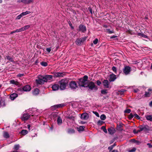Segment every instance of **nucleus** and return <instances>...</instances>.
I'll return each mask as SVG.
<instances>
[{"label": "nucleus", "instance_id": "nucleus-51", "mask_svg": "<svg viewBox=\"0 0 152 152\" xmlns=\"http://www.w3.org/2000/svg\"><path fill=\"white\" fill-rule=\"evenodd\" d=\"M96 84L98 85L99 86L101 84V82L99 80H98L96 81Z\"/></svg>", "mask_w": 152, "mask_h": 152}, {"label": "nucleus", "instance_id": "nucleus-23", "mask_svg": "<svg viewBox=\"0 0 152 152\" xmlns=\"http://www.w3.org/2000/svg\"><path fill=\"white\" fill-rule=\"evenodd\" d=\"M33 0H25L24 4H28L33 2Z\"/></svg>", "mask_w": 152, "mask_h": 152}, {"label": "nucleus", "instance_id": "nucleus-25", "mask_svg": "<svg viewBox=\"0 0 152 152\" xmlns=\"http://www.w3.org/2000/svg\"><path fill=\"white\" fill-rule=\"evenodd\" d=\"M84 126H80L77 128L79 132L83 131L84 128Z\"/></svg>", "mask_w": 152, "mask_h": 152}, {"label": "nucleus", "instance_id": "nucleus-48", "mask_svg": "<svg viewBox=\"0 0 152 152\" xmlns=\"http://www.w3.org/2000/svg\"><path fill=\"white\" fill-rule=\"evenodd\" d=\"M113 70L115 73H116L117 71V69L116 68L115 66H113L112 67Z\"/></svg>", "mask_w": 152, "mask_h": 152}, {"label": "nucleus", "instance_id": "nucleus-32", "mask_svg": "<svg viewBox=\"0 0 152 152\" xmlns=\"http://www.w3.org/2000/svg\"><path fill=\"white\" fill-rule=\"evenodd\" d=\"M7 58L8 60H9L10 61L12 62H14V61L13 60V59L12 58L10 57V56H7L6 57Z\"/></svg>", "mask_w": 152, "mask_h": 152}, {"label": "nucleus", "instance_id": "nucleus-53", "mask_svg": "<svg viewBox=\"0 0 152 152\" xmlns=\"http://www.w3.org/2000/svg\"><path fill=\"white\" fill-rule=\"evenodd\" d=\"M46 50L47 52H48V53H49L51 50V48H47L46 49Z\"/></svg>", "mask_w": 152, "mask_h": 152}, {"label": "nucleus", "instance_id": "nucleus-16", "mask_svg": "<svg viewBox=\"0 0 152 152\" xmlns=\"http://www.w3.org/2000/svg\"><path fill=\"white\" fill-rule=\"evenodd\" d=\"M79 30L83 32H84L86 30V26L83 25H80L79 26Z\"/></svg>", "mask_w": 152, "mask_h": 152}, {"label": "nucleus", "instance_id": "nucleus-39", "mask_svg": "<svg viewBox=\"0 0 152 152\" xmlns=\"http://www.w3.org/2000/svg\"><path fill=\"white\" fill-rule=\"evenodd\" d=\"M103 121L99 120L97 122V124L98 125H101L103 124Z\"/></svg>", "mask_w": 152, "mask_h": 152}, {"label": "nucleus", "instance_id": "nucleus-31", "mask_svg": "<svg viewBox=\"0 0 152 152\" xmlns=\"http://www.w3.org/2000/svg\"><path fill=\"white\" fill-rule=\"evenodd\" d=\"M137 35L138 36H141L143 37L147 38V36L142 33H138Z\"/></svg>", "mask_w": 152, "mask_h": 152}, {"label": "nucleus", "instance_id": "nucleus-21", "mask_svg": "<svg viewBox=\"0 0 152 152\" xmlns=\"http://www.w3.org/2000/svg\"><path fill=\"white\" fill-rule=\"evenodd\" d=\"M39 90L37 88H36L34 89V90L33 91L32 94L34 95H36L39 94Z\"/></svg>", "mask_w": 152, "mask_h": 152}, {"label": "nucleus", "instance_id": "nucleus-42", "mask_svg": "<svg viewBox=\"0 0 152 152\" xmlns=\"http://www.w3.org/2000/svg\"><path fill=\"white\" fill-rule=\"evenodd\" d=\"M134 116L135 118L137 119H140V116L136 114H134Z\"/></svg>", "mask_w": 152, "mask_h": 152}, {"label": "nucleus", "instance_id": "nucleus-8", "mask_svg": "<svg viewBox=\"0 0 152 152\" xmlns=\"http://www.w3.org/2000/svg\"><path fill=\"white\" fill-rule=\"evenodd\" d=\"M131 70V68L129 66H125L123 69V72L126 75L129 74Z\"/></svg>", "mask_w": 152, "mask_h": 152}, {"label": "nucleus", "instance_id": "nucleus-3", "mask_svg": "<svg viewBox=\"0 0 152 152\" xmlns=\"http://www.w3.org/2000/svg\"><path fill=\"white\" fill-rule=\"evenodd\" d=\"M88 85V87L89 89L91 90H96L98 89V87L93 82H89Z\"/></svg>", "mask_w": 152, "mask_h": 152}, {"label": "nucleus", "instance_id": "nucleus-35", "mask_svg": "<svg viewBox=\"0 0 152 152\" xmlns=\"http://www.w3.org/2000/svg\"><path fill=\"white\" fill-rule=\"evenodd\" d=\"M41 64L42 66H46L48 65L47 63L46 62H42Z\"/></svg>", "mask_w": 152, "mask_h": 152}, {"label": "nucleus", "instance_id": "nucleus-27", "mask_svg": "<svg viewBox=\"0 0 152 152\" xmlns=\"http://www.w3.org/2000/svg\"><path fill=\"white\" fill-rule=\"evenodd\" d=\"M21 133L23 135H25L28 133V131L26 130H23L21 131Z\"/></svg>", "mask_w": 152, "mask_h": 152}, {"label": "nucleus", "instance_id": "nucleus-50", "mask_svg": "<svg viewBox=\"0 0 152 152\" xmlns=\"http://www.w3.org/2000/svg\"><path fill=\"white\" fill-rule=\"evenodd\" d=\"M134 115L132 113H130L129 116V118L130 119H131L133 117Z\"/></svg>", "mask_w": 152, "mask_h": 152}, {"label": "nucleus", "instance_id": "nucleus-14", "mask_svg": "<svg viewBox=\"0 0 152 152\" xmlns=\"http://www.w3.org/2000/svg\"><path fill=\"white\" fill-rule=\"evenodd\" d=\"M152 89H149L148 91H146L144 94L145 97H149L151 93Z\"/></svg>", "mask_w": 152, "mask_h": 152}, {"label": "nucleus", "instance_id": "nucleus-18", "mask_svg": "<svg viewBox=\"0 0 152 152\" xmlns=\"http://www.w3.org/2000/svg\"><path fill=\"white\" fill-rule=\"evenodd\" d=\"M18 96V94L16 93H13L10 95V98L12 100H14Z\"/></svg>", "mask_w": 152, "mask_h": 152}, {"label": "nucleus", "instance_id": "nucleus-44", "mask_svg": "<svg viewBox=\"0 0 152 152\" xmlns=\"http://www.w3.org/2000/svg\"><path fill=\"white\" fill-rule=\"evenodd\" d=\"M16 32H21L23 31V30L22 29V28H20L17 29L15 30Z\"/></svg>", "mask_w": 152, "mask_h": 152}, {"label": "nucleus", "instance_id": "nucleus-10", "mask_svg": "<svg viewBox=\"0 0 152 152\" xmlns=\"http://www.w3.org/2000/svg\"><path fill=\"white\" fill-rule=\"evenodd\" d=\"M23 89L25 91H29L31 90V88L29 85H26L23 87Z\"/></svg>", "mask_w": 152, "mask_h": 152}, {"label": "nucleus", "instance_id": "nucleus-19", "mask_svg": "<svg viewBox=\"0 0 152 152\" xmlns=\"http://www.w3.org/2000/svg\"><path fill=\"white\" fill-rule=\"evenodd\" d=\"M10 83L12 84L15 85H18L19 84V83L16 81L14 80H11L10 81Z\"/></svg>", "mask_w": 152, "mask_h": 152}, {"label": "nucleus", "instance_id": "nucleus-62", "mask_svg": "<svg viewBox=\"0 0 152 152\" xmlns=\"http://www.w3.org/2000/svg\"><path fill=\"white\" fill-rule=\"evenodd\" d=\"M89 10L90 12H91V14H92V11L91 8H90V7H89Z\"/></svg>", "mask_w": 152, "mask_h": 152}, {"label": "nucleus", "instance_id": "nucleus-30", "mask_svg": "<svg viewBox=\"0 0 152 152\" xmlns=\"http://www.w3.org/2000/svg\"><path fill=\"white\" fill-rule=\"evenodd\" d=\"M31 13L30 12L26 11L25 12H23L21 13V14L22 15V16L25 15L27 14H29Z\"/></svg>", "mask_w": 152, "mask_h": 152}, {"label": "nucleus", "instance_id": "nucleus-12", "mask_svg": "<svg viewBox=\"0 0 152 152\" xmlns=\"http://www.w3.org/2000/svg\"><path fill=\"white\" fill-rule=\"evenodd\" d=\"M104 86L106 88H108L110 83L107 80H104L102 82Z\"/></svg>", "mask_w": 152, "mask_h": 152}, {"label": "nucleus", "instance_id": "nucleus-33", "mask_svg": "<svg viewBox=\"0 0 152 152\" xmlns=\"http://www.w3.org/2000/svg\"><path fill=\"white\" fill-rule=\"evenodd\" d=\"M100 118L101 120H104L106 119V117L104 115L102 114L100 116Z\"/></svg>", "mask_w": 152, "mask_h": 152}, {"label": "nucleus", "instance_id": "nucleus-60", "mask_svg": "<svg viewBox=\"0 0 152 152\" xmlns=\"http://www.w3.org/2000/svg\"><path fill=\"white\" fill-rule=\"evenodd\" d=\"M117 37V36L114 35V36H111L110 37V38L111 39L115 38H116Z\"/></svg>", "mask_w": 152, "mask_h": 152}, {"label": "nucleus", "instance_id": "nucleus-54", "mask_svg": "<svg viewBox=\"0 0 152 152\" xmlns=\"http://www.w3.org/2000/svg\"><path fill=\"white\" fill-rule=\"evenodd\" d=\"M25 0H18V2H23L24 4Z\"/></svg>", "mask_w": 152, "mask_h": 152}, {"label": "nucleus", "instance_id": "nucleus-17", "mask_svg": "<svg viewBox=\"0 0 152 152\" xmlns=\"http://www.w3.org/2000/svg\"><path fill=\"white\" fill-rule=\"evenodd\" d=\"M52 88L53 91H57L58 90L59 88V86L58 85L56 84L53 85Z\"/></svg>", "mask_w": 152, "mask_h": 152}, {"label": "nucleus", "instance_id": "nucleus-29", "mask_svg": "<svg viewBox=\"0 0 152 152\" xmlns=\"http://www.w3.org/2000/svg\"><path fill=\"white\" fill-rule=\"evenodd\" d=\"M20 147V146L19 144L15 145L14 146V149L16 150H18L19 149Z\"/></svg>", "mask_w": 152, "mask_h": 152}, {"label": "nucleus", "instance_id": "nucleus-43", "mask_svg": "<svg viewBox=\"0 0 152 152\" xmlns=\"http://www.w3.org/2000/svg\"><path fill=\"white\" fill-rule=\"evenodd\" d=\"M114 146V144L113 145H111L108 148V149L110 151L111 150L113 149Z\"/></svg>", "mask_w": 152, "mask_h": 152}, {"label": "nucleus", "instance_id": "nucleus-36", "mask_svg": "<svg viewBox=\"0 0 152 152\" xmlns=\"http://www.w3.org/2000/svg\"><path fill=\"white\" fill-rule=\"evenodd\" d=\"M126 91V90L124 89H121L119 91H118L119 92H120V93L121 94H123Z\"/></svg>", "mask_w": 152, "mask_h": 152}, {"label": "nucleus", "instance_id": "nucleus-20", "mask_svg": "<svg viewBox=\"0 0 152 152\" xmlns=\"http://www.w3.org/2000/svg\"><path fill=\"white\" fill-rule=\"evenodd\" d=\"M115 129L113 128H109L108 131L110 134H113L115 132Z\"/></svg>", "mask_w": 152, "mask_h": 152}, {"label": "nucleus", "instance_id": "nucleus-64", "mask_svg": "<svg viewBox=\"0 0 152 152\" xmlns=\"http://www.w3.org/2000/svg\"><path fill=\"white\" fill-rule=\"evenodd\" d=\"M149 105L151 107H152V101H151L149 103Z\"/></svg>", "mask_w": 152, "mask_h": 152}, {"label": "nucleus", "instance_id": "nucleus-26", "mask_svg": "<svg viewBox=\"0 0 152 152\" xmlns=\"http://www.w3.org/2000/svg\"><path fill=\"white\" fill-rule=\"evenodd\" d=\"M146 118L148 120H149L151 121H152V115H148L146 116Z\"/></svg>", "mask_w": 152, "mask_h": 152}, {"label": "nucleus", "instance_id": "nucleus-49", "mask_svg": "<svg viewBox=\"0 0 152 152\" xmlns=\"http://www.w3.org/2000/svg\"><path fill=\"white\" fill-rule=\"evenodd\" d=\"M75 132V131L73 129H71L69 130L68 132L69 133H73Z\"/></svg>", "mask_w": 152, "mask_h": 152}, {"label": "nucleus", "instance_id": "nucleus-56", "mask_svg": "<svg viewBox=\"0 0 152 152\" xmlns=\"http://www.w3.org/2000/svg\"><path fill=\"white\" fill-rule=\"evenodd\" d=\"M23 74H18L17 75V76L18 77H21L23 76Z\"/></svg>", "mask_w": 152, "mask_h": 152}, {"label": "nucleus", "instance_id": "nucleus-41", "mask_svg": "<svg viewBox=\"0 0 152 152\" xmlns=\"http://www.w3.org/2000/svg\"><path fill=\"white\" fill-rule=\"evenodd\" d=\"M136 149L135 148H133L132 149L129 151V152H134L136 150Z\"/></svg>", "mask_w": 152, "mask_h": 152}, {"label": "nucleus", "instance_id": "nucleus-46", "mask_svg": "<svg viewBox=\"0 0 152 152\" xmlns=\"http://www.w3.org/2000/svg\"><path fill=\"white\" fill-rule=\"evenodd\" d=\"M22 17V15L21 14H20L17 16V18H16V19L18 20L20 19Z\"/></svg>", "mask_w": 152, "mask_h": 152}, {"label": "nucleus", "instance_id": "nucleus-15", "mask_svg": "<svg viewBox=\"0 0 152 152\" xmlns=\"http://www.w3.org/2000/svg\"><path fill=\"white\" fill-rule=\"evenodd\" d=\"M116 76L114 74L110 75L109 80L110 81H113L116 79Z\"/></svg>", "mask_w": 152, "mask_h": 152}, {"label": "nucleus", "instance_id": "nucleus-55", "mask_svg": "<svg viewBox=\"0 0 152 152\" xmlns=\"http://www.w3.org/2000/svg\"><path fill=\"white\" fill-rule=\"evenodd\" d=\"M68 118L69 119H72V120H74V117L72 116H69L68 117Z\"/></svg>", "mask_w": 152, "mask_h": 152}, {"label": "nucleus", "instance_id": "nucleus-40", "mask_svg": "<svg viewBox=\"0 0 152 152\" xmlns=\"http://www.w3.org/2000/svg\"><path fill=\"white\" fill-rule=\"evenodd\" d=\"M131 111V110L130 109H127L125 110L124 112L125 113H130Z\"/></svg>", "mask_w": 152, "mask_h": 152}, {"label": "nucleus", "instance_id": "nucleus-59", "mask_svg": "<svg viewBox=\"0 0 152 152\" xmlns=\"http://www.w3.org/2000/svg\"><path fill=\"white\" fill-rule=\"evenodd\" d=\"M56 107L57 108L60 107H62L61 105V104L58 105H56Z\"/></svg>", "mask_w": 152, "mask_h": 152}, {"label": "nucleus", "instance_id": "nucleus-2", "mask_svg": "<svg viewBox=\"0 0 152 152\" xmlns=\"http://www.w3.org/2000/svg\"><path fill=\"white\" fill-rule=\"evenodd\" d=\"M68 80L66 79H62L59 82V88L61 90H65L68 85Z\"/></svg>", "mask_w": 152, "mask_h": 152}, {"label": "nucleus", "instance_id": "nucleus-13", "mask_svg": "<svg viewBox=\"0 0 152 152\" xmlns=\"http://www.w3.org/2000/svg\"><path fill=\"white\" fill-rule=\"evenodd\" d=\"M52 74L53 75V76L55 77H58L63 76V73H62L53 72Z\"/></svg>", "mask_w": 152, "mask_h": 152}, {"label": "nucleus", "instance_id": "nucleus-34", "mask_svg": "<svg viewBox=\"0 0 152 152\" xmlns=\"http://www.w3.org/2000/svg\"><path fill=\"white\" fill-rule=\"evenodd\" d=\"M105 31L110 34L113 33L114 32L113 31H111L109 29H106L105 30Z\"/></svg>", "mask_w": 152, "mask_h": 152}, {"label": "nucleus", "instance_id": "nucleus-24", "mask_svg": "<svg viewBox=\"0 0 152 152\" xmlns=\"http://www.w3.org/2000/svg\"><path fill=\"white\" fill-rule=\"evenodd\" d=\"M3 136L5 138H8L10 136L8 132H4Z\"/></svg>", "mask_w": 152, "mask_h": 152}, {"label": "nucleus", "instance_id": "nucleus-52", "mask_svg": "<svg viewBox=\"0 0 152 152\" xmlns=\"http://www.w3.org/2000/svg\"><path fill=\"white\" fill-rule=\"evenodd\" d=\"M134 143H136L137 145H139L140 144L141 142L138 141L136 140L135 142H134Z\"/></svg>", "mask_w": 152, "mask_h": 152}, {"label": "nucleus", "instance_id": "nucleus-6", "mask_svg": "<svg viewBox=\"0 0 152 152\" xmlns=\"http://www.w3.org/2000/svg\"><path fill=\"white\" fill-rule=\"evenodd\" d=\"M86 37H84L82 38L77 39L75 42L76 44L78 45H80L86 40Z\"/></svg>", "mask_w": 152, "mask_h": 152}, {"label": "nucleus", "instance_id": "nucleus-57", "mask_svg": "<svg viewBox=\"0 0 152 152\" xmlns=\"http://www.w3.org/2000/svg\"><path fill=\"white\" fill-rule=\"evenodd\" d=\"M147 145L149 146V148H151L152 147V145H151L150 143H147Z\"/></svg>", "mask_w": 152, "mask_h": 152}, {"label": "nucleus", "instance_id": "nucleus-7", "mask_svg": "<svg viewBox=\"0 0 152 152\" xmlns=\"http://www.w3.org/2000/svg\"><path fill=\"white\" fill-rule=\"evenodd\" d=\"M45 78L44 79L46 82H50L53 80V76L50 75H45Z\"/></svg>", "mask_w": 152, "mask_h": 152}, {"label": "nucleus", "instance_id": "nucleus-1", "mask_svg": "<svg viewBox=\"0 0 152 152\" xmlns=\"http://www.w3.org/2000/svg\"><path fill=\"white\" fill-rule=\"evenodd\" d=\"M88 79V77L87 75H85L83 78L80 79L79 82V86L86 87H88V84L89 82Z\"/></svg>", "mask_w": 152, "mask_h": 152}, {"label": "nucleus", "instance_id": "nucleus-63", "mask_svg": "<svg viewBox=\"0 0 152 152\" xmlns=\"http://www.w3.org/2000/svg\"><path fill=\"white\" fill-rule=\"evenodd\" d=\"M143 129V128H141L139 130H138V132H140L141 131H142Z\"/></svg>", "mask_w": 152, "mask_h": 152}, {"label": "nucleus", "instance_id": "nucleus-38", "mask_svg": "<svg viewBox=\"0 0 152 152\" xmlns=\"http://www.w3.org/2000/svg\"><path fill=\"white\" fill-rule=\"evenodd\" d=\"M101 93L103 94H105L107 93V90H103L101 91Z\"/></svg>", "mask_w": 152, "mask_h": 152}, {"label": "nucleus", "instance_id": "nucleus-45", "mask_svg": "<svg viewBox=\"0 0 152 152\" xmlns=\"http://www.w3.org/2000/svg\"><path fill=\"white\" fill-rule=\"evenodd\" d=\"M98 42V39H95L93 43L94 44H96Z\"/></svg>", "mask_w": 152, "mask_h": 152}, {"label": "nucleus", "instance_id": "nucleus-11", "mask_svg": "<svg viewBox=\"0 0 152 152\" xmlns=\"http://www.w3.org/2000/svg\"><path fill=\"white\" fill-rule=\"evenodd\" d=\"M30 116L28 114H24L21 117V119L23 121L27 120L30 118Z\"/></svg>", "mask_w": 152, "mask_h": 152}, {"label": "nucleus", "instance_id": "nucleus-9", "mask_svg": "<svg viewBox=\"0 0 152 152\" xmlns=\"http://www.w3.org/2000/svg\"><path fill=\"white\" fill-rule=\"evenodd\" d=\"M89 117L87 113H83L81 115V118L83 120H86L88 119Z\"/></svg>", "mask_w": 152, "mask_h": 152}, {"label": "nucleus", "instance_id": "nucleus-37", "mask_svg": "<svg viewBox=\"0 0 152 152\" xmlns=\"http://www.w3.org/2000/svg\"><path fill=\"white\" fill-rule=\"evenodd\" d=\"M101 128L103 130V131L105 133H107V131L106 129H105V127L104 126H102L101 127Z\"/></svg>", "mask_w": 152, "mask_h": 152}, {"label": "nucleus", "instance_id": "nucleus-5", "mask_svg": "<svg viewBox=\"0 0 152 152\" xmlns=\"http://www.w3.org/2000/svg\"><path fill=\"white\" fill-rule=\"evenodd\" d=\"M69 87L72 89H75L77 87V83L74 81H72L69 84Z\"/></svg>", "mask_w": 152, "mask_h": 152}, {"label": "nucleus", "instance_id": "nucleus-58", "mask_svg": "<svg viewBox=\"0 0 152 152\" xmlns=\"http://www.w3.org/2000/svg\"><path fill=\"white\" fill-rule=\"evenodd\" d=\"M133 132L134 133H137L139 132H138V130H136L135 129H134L133 130Z\"/></svg>", "mask_w": 152, "mask_h": 152}, {"label": "nucleus", "instance_id": "nucleus-28", "mask_svg": "<svg viewBox=\"0 0 152 152\" xmlns=\"http://www.w3.org/2000/svg\"><path fill=\"white\" fill-rule=\"evenodd\" d=\"M30 27V25H27L24 26L23 27H22V29L23 31H24L26 30L27 29L29 28Z\"/></svg>", "mask_w": 152, "mask_h": 152}, {"label": "nucleus", "instance_id": "nucleus-4", "mask_svg": "<svg viewBox=\"0 0 152 152\" xmlns=\"http://www.w3.org/2000/svg\"><path fill=\"white\" fill-rule=\"evenodd\" d=\"M45 76L39 75L38 77V79L36 80V82L39 84H42L44 83L45 81Z\"/></svg>", "mask_w": 152, "mask_h": 152}, {"label": "nucleus", "instance_id": "nucleus-61", "mask_svg": "<svg viewBox=\"0 0 152 152\" xmlns=\"http://www.w3.org/2000/svg\"><path fill=\"white\" fill-rule=\"evenodd\" d=\"M30 127H31V125H30V124L28 125H27V127H28V129L29 130H30Z\"/></svg>", "mask_w": 152, "mask_h": 152}, {"label": "nucleus", "instance_id": "nucleus-22", "mask_svg": "<svg viewBox=\"0 0 152 152\" xmlns=\"http://www.w3.org/2000/svg\"><path fill=\"white\" fill-rule=\"evenodd\" d=\"M57 124H58L59 125H61L62 124V119L60 117H58V118L57 120Z\"/></svg>", "mask_w": 152, "mask_h": 152}, {"label": "nucleus", "instance_id": "nucleus-47", "mask_svg": "<svg viewBox=\"0 0 152 152\" xmlns=\"http://www.w3.org/2000/svg\"><path fill=\"white\" fill-rule=\"evenodd\" d=\"M93 113L96 116L98 117H99V113L96 111H93Z\"/></svg>", "mask_w": 152, "mask_h": 152}]
</instances>
